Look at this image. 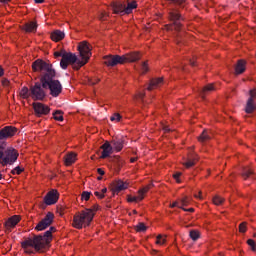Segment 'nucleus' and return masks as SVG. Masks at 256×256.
Instances as JSON below:
<instances>
[{"mask_svg":"<svg viewBox=\"0 0 256 256\" xmlns=\"http://www.w3.org/2000/svg\"><path fill=\"white\" fill-rule=\"evenodd\" d=\"M33 71H46L40 78L43 89H49L52 97H59L63 91V86L59 80H55V69L53 65L41 59L33 62Z\"/></svg>","mask_w":256,"mask_h":256,"instance_id":"f257e3e1","label":"nucleus"},{"mask_svg":"<svg viewBox=\"0 0 256 256\" xmlns=\"http://www.w3.org/2000/svg\"><path fill=\"white\" fill-rule=\"evenodd\" d=\"M78 51L82 60L77 58V55L72 52H65L64 56L60 60L61 69H67L69 65H72L73 69L79 71L81 67L87 65L89 59H91V47L88 43L83 41L78 45Z\"/></svg>","mask_w":256,"mask_h":256,"instance_id":"f03ea898","label":"nucleus"},{"mask_svg":"<svg viewBox=\"0 0 256 256\" xmlns=\"http://www.w3.org/2000/svg\"><path fill=\"white\" fill-rule=\"evenodd\" d=\"M103 59L107 67H116V65H124V63H135L141 59V55L139 52H131L122 56L110 54L104 56Z\"/></svg>","mask_w":256,"mask_h":256,"instance_id":"7ed1b4c3","label":"nucleus"},{"mask_svg":"<svg viewBox=\"0 0 256 256\" xmlns=\"http://www.w3.org/2000/svg\"><path fill=\"white\" fill-rule=\"evenodd\" d=\"M99 209V206L94 205L93 209L86 208L81 211V213L77 214L73 218V227L75 229H83V227H89L91 225V221H93V217H95V211Z\"/></svg>","mask_w":256,"mask_h":256,"instance_id":"20e7f679","label":"nucleus"},{"mask_svg":"<svg viewBox=\"0 0 256 256\" xmlns=\"http://www.w3.org/2000/svg\"><path fill=\"white\" fill-rule=\"evenodd\" d=\"M19 158V152L13 147H8L5 142L0 141V165L7 167V165H13Z\"/></svg>","mask_w":256,"mask_h":256,"instance_id":"39448f33","label":"nucleus"},{"mask_svg":"<svg viewBox=\"0 0 256 256\" xmlns=\"http://www.w3.org/2000/svg\"><path fill=\"white\" fill-rule=\"evenodd\" d=\"M57 231V229L53 226L49 228L46 232L40 235L33 236V247L35 251H44L49 247V243H51L53 239V232Z\"/></svg>","mask_w":256,"mask_h":256,"instance_id":"423d86ee","label":"nucleus"},{"mask_svg":"<svg viewBox=\"0 0 256 256\" xmlns=\"http://www.w3.org/2000/svg\"><path fill=\"white\" fill-rule=\"evenodd\" d=\"M169 19L172 21V24L170 26H167L168 31H176L179 33L181 31L183 25L181 24V21H183V17L181 16V13L177 9H172L169 12Z\"/></svg>","mask_w":256,"mask_h":256,"instance_id":"0eeeda50","label":"nucleus"},{"mask_svg":"<svg viewBox=\"0 0 256 256\" xmlns=\"http://www.w3.org/2000/svg\"><path fill=\"white\" fill-rule=\"evenodd\" d=\"M53 219H55V214L53 212H48L44 219H42L35 227V231H45L47 227L53 225Z\"/></svg>","mask_w":256,"mask_h":256,"instance_id":"6e6552de","label":"nucleus"},{"mask_svg":"<svg viewBox=\"0 0 256 256\" xmlns=\"http://www.w3.org/2000/svg\"><path fill=\"white\" fill-rule=\"evenodd\" d=\"M45 89L43 88V84L40 82H36L33 86V99L34 101H43L45 97H47V94L45 93Z\"/></svg>","mask_w":256,"mask_h":256,"instance_id":"1a4fd4ad","label":"nucleus"},{"mask_svg":"<svg viewBox=\"0 0 256 256\" xmlns=\"http://www.w3.org/2000/svg\"><path fill=\"white\" fill-rule=\"evenodd\" d=\"M33 110L36 117H43L45 115H49L51 113V108L49 106L41 103V102H34L33 103Z\"/></svg>","mask_w":256,"mask_h":256,"instance_id":"9d476101","label":"nucleus"},{"mask_svg":"<svg viewBox=\"0 0 256 256\" xmlns=\"http://www.w3.org/2000/svg\"><path fill=\"white\" fill-rule=\"evenodd\" d=\"M125 189H129V183L123 182L122 180H116L112 184L111 191L113 195H119V193L125 191Z\"/></svg>","mask_w":256,"mask_h":256,"instance_id":"9b49d317","label":"nucleus"},{"mask_svg":"<svg viewBox=\"0 0 256 256\" xmlns=\"http://www.w3.org/2000/svg\"><path fill=\"white\" fill-rule=\"evenodd\" d=\"M17 134V128L13 126H6L0 130V139H9Z\"/></svg>","mask_w":256,"mask_h":256,"instance_id":"f8f14e48","label":"nucleus"},{"mask_svg":"<svg viewBox=\"0 0 256 256\" xmlns=\"http://www.w3.org/2000/svg\"><path fill=\"white\" fill-rule=\"evenodd\" d=\"M57 201H59V193L57 192V190H51L44 197V203H46L47 205H55Z\"/></svg>","mask_w":256,"mask_h":256,"instance_id":"ddd939ff","label":"nucleus"},{"mask_svg":"<svg viewBox=\"0 0 256 256\" xmlns=\"http://www.w3.org/2000/svg\"><path fill=\"white\" fill-rule=\"evenodd\" d=\"M112 150L119 153V151L123 150V145H125V138L123 136L114 138L110 143Z\"/></svg>","mask_w":256,"mask_h":256,"instance_id":"4468645a","label":"nucleus"},{"mask_svg":"<svg viewBox=\"0 0 256 256\" xmlns=\"http://www.w3.org/2000/svg\"><path fill=\"white\" fill-rule=\"evenodd\" d=\"M100 149H102V154L100 156L101 159H107V157H110L113 153V146H111V143L108 141H106Z\"/></svg>","mask_w":256,"mask_h":256,"instance_id":"2eb2a0df","label":"nucleus"},{"mask_svg":"<svg viewBox=\"0 0 256 256\" xmlns=\"http://www.w3.org/2000/svg\"><path fill=\"white\" fill-rule=\"evenodd\" d=\"M22 249L24 253L27 255H31L33 253V239L27 238L22 242Z\"/></svg>","mask_w":256,"mask_h":256,"instance_id":"dca6fc26","label":"nucleus"},{"mask_svg":"<svg viewBox=\"0 0 256 256\" xmlns=\"http://www.w3.org/2000/svg\"><path fill=\"white\" fill-rule=\"evenodd\" d=\"M112 9H113L115 15H126L125 4H123L121 2H113Z\"/></svg>","mask_w":256,"mask_h":256,"instance_id":"f3484780","label":"nucleus"},{"mask_svg":"<svg viewBox=\"0 0 256 256\" xmlns=\"http://www.w3.org/2000/svg\"><path fill=\"white\" fill-rule=\"evenodd\" d=\"M246 68H247V61H245L243 59L238 60L236 67H235V74L241 75V74L245 73Z\"/></svg>","mask_w":256,"mask_h":256,"instance_id":"a211bd4d","label":"nucleus"},{"mask_svg":"<svg viewBox=\"0 0 256 256\" xmlns=\"http://www.w3.org/2000/svg\"><path fill=\"white\" fill-rule=\"evenodd\" d=\"M21 221V217L14 215L5 222L6 229H13Z\"/></svg>","mask_w":256,"mask_h":256,"instance_id":"6ab92c4d","label":"nucleus"},{"mask_svg":"<svg viewBox=\"0 0 256 256\" xmlns=\"http://www.w3.org/2000/svg\"><path fill=\"white\" fill-rule=\"evenodd\" d=\"M163 85V78H154L150 81L148 86V91H153V89H157V87H161Z\"/></svg>","mask_w":256,"mask_h":256,"instance_id":"aec40b11","label":"nucleus"},{"mask_svg":"<svg viewBox=\"0 0 256 256\" xmlns=\"http://www.w3.org/2000/svg\"><path fill=\"white\" fill-rule=\"evenodd\" d=\"M51 39L52 41H61L62 39H65V32L56 30L51 33Z\"/></svg>","mask_w":256,"mask_h":256,"instance_id":"412c9836","label":"nucleus"},{"mask_svg":"<svg viewBox=\"0 0 256 256\" xmlns=\"http://www.w3.org/2000/svg\"><path fill=\"white\" fill-rule=\"evenodd\" d=\"M133 9H137V2H128L127 6H124V13L126 15H130V13H133Z\"/></svg>","mask_w":256,"mask_h":256,"instance_id":"4be33fe9","label":"nucleus"},{"mask_svg":"<svg viewBox=\"0 0 256 256\" xmlns=\"http://www.w3.org/2000/svg\"><path fill=\"white\" fill-rule=\"evenodd\" d=\"M33 93V88H29L28 87H23L20 91V97L22 99H28L29 97H31V94Z\"/></svg>","mask_w":256,"mask_h":256,"instance_id":"5701e85b","label":"nucleus"},{"mask_svg":"<svg viewBox=\"0 0 256 256\" xmlns=\"http://www.w3.org/2000/svg\"><path fill=\"white\" fill-rule=\"evenodd\" d=\"M209 91H215V87L213 86V84H208V85H206V86L200 91V95H201L202 99H205V96L207 95V93H209Z\"/></svg>","mask_w":256,"mask_h":256,"instance_id":"b1692460","label":"nucleus"},{"mask_svg":"<svg viewBox=\"0 0 256 256\" xmlns=\"http://www.w3.org/2000/svg\"><path fill=\"white\" fill-rule=\"evenodd\" d=\"M210 139L211 136H209V132H207V130H204L198 137L199 143H207V141H210Z\"/></svg>","mask_w":256,"mask_h":256,"instance_id":"393cba45","label":"nucleus"},{"mask_svg":"<svg viewBox=\"0 0 256 256\" xmlns=\"http://www.w3.org/2000/svg\"><path fill=\"white\" fill-rule=\"evenodd\" d=\"M77 155L75 153H69L65 156V165H73L76 161Z\"/></svg>","mask_w":256,"mask_h":256,"instance_id":"a878e982","label":"nucleus"},{"mask_svg":"<svg viewBox=\"0 0 256 256\" xmlns=\"http://www.w3.org/2000/svg\"><path fill=\"white\" fill-rule=\"evenodd\" d=\"M175 7H180V9H185V5L187 4L186 0H168Z\"/></svg>","mask_w":256,"mask_h":256,"instance_id":"bb28decb","label":"nucleus"},{"mask_svg":"<svg viewBox=\"0 0 256 256\" xmlns=\"http://www.w3.org/2000/svg\"><path fill=\"white\" fill-rule=\"evenodd\" d=\"M256 109L255 104L253 103V98H249L246 104V113H252Z\"/></svg>","mask_w":256,"mask_h":256,"instance_id":"cd10ccee","label":"nucleus"},{"mask_svg":"<svg viewBox=\"0 0 256 256\" xmlns=\"http://www.w3.org/2000/svg\"><path fill=\"white\" fill-rule=\"evenodd\" d=\"M127 201H128V203H137L138 201H143V196H140L139 194H138V196L128 195Z\"/></svg>","mask_w":256,"mask_h":256,"instance_id":"c85d7f7f","label":"nucleus"},{"mask_svg":"<svg viewBox=\"0 0 256 256\" xmlns=\"http://www.w3.org/2000/svg\"><path fill=\"white\" fill-rule=\"evenodd\" d=\"M151 187H153V184H149L143 187L138 191V195H140L141 197H143V199H145V194L149 192V189H151Z\"/></svg>","mask_w":256,"mask_h":256,"instance_id":"c756f323","label":"nucleus"},{"mask_svg":"<svg viewBox=\"0 0 256 256\" xmlns=\"http://www.w3.org/2000/svg\"><path fill=\"white\" fill-rule=\"evenodd\" d=\"M251 175H253V171L251 170V168H243L242 170L243 179H249Z\"/></svg>","mask_w":256,"mask_h":256,"instance_id":"7c9ffc66","label":"nucleus"},{"mask_svg":"<svg viewBox=\"0 0 256 256\" xmlns=\"http://www.w3.org/2000/svg\"><path fill=\"white\" fill-rule=\"evenodd\" d=\"M201 236L199 234V231H196V230H191L190 231V239L192 241H197V239H199Z\"/></svg>","mask_w":256,"mask_h":256,"instance_id":"2f4dec72","label":"nucleus"},{"mask_svg":"<svg viewBox=\"0 0 256 256\" xmlns=\"http://www.w3.org/2000/svg\"><path fill=\"white\" fill-rule=\"evenodd\" d=\"M53 117H54L55 121H63V113L59 110H57L53 113Z\"/></svg>","mask_w":256,"mask_h":256,"instance_id":"473e14b6","label":"nucleus"},{"mask_svg":"<svg viewBox=\"0 0 256 256\" xmlns=\"http://www.w3.org/2000/svg\"><path fill=\"white\" fill-rule=\"evenodd\" d=\"M136 231H137L138 233L147 231V226H145V224H144L143 222H140V223H138L137 226H136Z\"/></svg>","mask_w":256,"mask_h":256,"instance_id":"72a5a7b5","label":"nucleus"},{"mask_svg":"<svg viewBox=\"0 0 256 256\" xmlns=\"http://www.w3.org/2000/svg\"><path fill=\"white\" fill-rule=\"evenodd\" d=\"M26 33H31L33 31V22L27 23L22 28Z\"/></svg>","mask_w":256,"mask_h":256,"instance_id":"f704fd0d","label":"nucleus"},{"mask_svg":"<svg viewBox=\"0 0 256 256\" xmlns=\"http://www.w3.org/2000/svg\"><path fill=\"white\" fill-rule=\"evenodd\" d=\"M24 169L20 166L15 167L13 170H11L12 175H21L23 173Z\"/></svg>","mask_w":256,"mask_h":256,"instance_id":"c9c22d12","label":"nucleus"},{"mask_svg":"<svg viewBox=\"0 0 256 256\" xmlns=\"http://www.w3.org/2000/svg\"><path fill=\"white\" fill-rule=\"evenodd\" d=\"M110 121H116V123H119V121H121V114H119V113H114V114L110 117Z\"/></svg>","mask_w":256,"mask_h":256,"instance_id":"e433bc0d","label":"nucleus"},{"mask_svg":"<svg viewBox=\"0 0 256 256\" xmlns=\"http://www.w3.org/2000/svg\"><path fill=\"white\" fill-rule=\"evenodd\" d=\"M66 52L67 51L65 49H60V50L54 52V57H56V58L57 57H62V59H63Z\"/></svg>","mask_w":256,"mask_h":256,"instance_id":"4c0bfd02","label":"nucleus"},{"mask_svg":"<svg viewBox=\"0 0 256 256\" xmlns=\"http://www.w3.org/2000/svg\"><path fill=\"white\" fill-rule=\"evenodd\" d=\"M165 241V238H163V236L161 235H158L156 237V245H164Z\"/></svg>","mask_w":256,"mask_h":256,"instance_id":"58836bf2","label":"nucleus"},{"mask_svg":"<svg viewBox=\"0 0 256 256\" xmlns=\"http://www.w3.org/2000/svg\"><path fill=\"white\" fill-rule=\"evenodd\" d=\"M247 244L249 245V247H251L252 251H256L255 240H253V239H248V240H247Z\"/></svg>","mask_w":256,"mask_h":256,"instance_id":"ea45409f","label":"nucleus"},{"mask_svg":"<svg viewBox=\"0 0 256 256\" xmlns=\"http://www.w3.org/2000/svg\"><path fill=\"white\" fill-rule=\"evenodd\" d=\"M185 168L189 169L195 165V160L188 159L187 162L184 163Z\"/></svg>","mask_w":256,"mask_h":256,"instance_id":"a19ab883","label":"nucleus"},{"mask_svg":"<svg viewBox=\"0 0 256 256\" xmlns=\"http://www.w3.org/2000/svg\"><path fill=\"white\" fill-rule=\"evenodd\" d=\"M213 203H214V205H221L223 203V198H221L219 196H215L213 198Z\"/></svg>","mask_w":256,"mask_h":256,"instance_id":"79ce46f5","label":"nucleus"},{"mask_svg":"<svg viewBox=\"0 0 256 256\" xmlns=\"http://www.w3.org/2000/svg\"><path fill=\"white\" fill-rule=\"evenodd\" d=\"M82 199L84 201H89V199H91V192L84 191L82 193Z\"/></svg>","mask_w":256,"mask_h":256,"instance_id":"37998d69","label":"nucleus"},{"mask_svg":"<svg viewBox=\"0 0 256 256\" xmlns=\"http://www.w3.org/2000/svg\"><path fill=\"white\" fill-rule=\"evenodd\" d=\"M239 231H240V233H246V231H247V223L242 222V223L239 225Z\"/></svg>","mask_w":256,"mask_h":256,"instance_id":"c03bdc74","label":"nucleus"},{"mask_svg":"<svg viewBox=\"0 0 256 256\" xmlns=\"http://www.w3.org/2000/svg\"><path fill=\"white\" fill-rule=\"evenodd\" d=\"M180 203H181L182 207H187V205H189V198L184 197V198L180 199Z\"/></svg>","mask_w":256,"mask_h":256,"instance_id":"a18cd8bd","label":"nucleus"},{"mask_svg":"<svg viewBox=\"0 0 256 256\" xmlns=\"http://www.w3.org/2000/svg\"><path fill=\"white\" fill-rule=\"evenodd\" d=\"M142 73H147L149 71V67L147 66V62H143L141 64Z\"/></svg>","mask_w":256,"mask_h":256,"instance_id":"49530a36","label":"nucleus"},{"mask_svg":"<svg viewBox=\"0 0 256 256\" xmlns=\"http://www.w3.org/2000/svg\"><path fill=\"white\" fill-rule=\"evenodd\" d=\"M179 177H181V172H176L173 174V178L177 181V183H181V180H179Z\"/></svg>","mask_w":256,"mask_h":256,"instance_id":"de8ad7c7","label":"nucleus"},{"mask_svg":"<svg viewBox=\"0 0 256 256\" xmlns=\"http://www.w3.org/2000/svg\"><path fill=\"white\" fill-rule=\"evenodd\" d=\"M99 81H101V79L94 78L92 80H89V85H97V83H99Z\"/></svg>","mask_w":256,"mask_h":256,"instance_id":"09e8293b","label":"nucleus"},{"mask_svg":"<svg viewBox=\"0 0 256 256\" xmlns=\"http://www.w3.org/2000/svg\"><path fill=\"white\" fill-rule=\"evenodd\" d=\"M255 97H256V89L250 90L249 99H252V101H253V99H255Z\"/></svg>","mask_w":256,"mask_h":256,"instance_id":"8fccbe9b","label":"nucleus"},{"mask_svg":"<svg viewBox=\"0 0 256 256\" xmlns=\"http://www.w3.org/2000/svg\"><path fill=\"white\" fill-rule=\"evenodd\" d=\"M2 85L3 87H9V80L7 78L2 79Z\"/></svg>","mask_w":256,"mask_h":256,"instance_id":"3c124183","label":"nucleus"},{"mask_svg":"<svg viewBox=\"0 0 256 256\" xmlns=\"http://www.w3.org/2000/svg\"><path fill=\"white\" fill-rule=\"evenodd\" d=\"M170 207L173 209L174 207H179V209H181V207H183V206H179V202H177V201H175V202H173L171 205H170Z\"/></svg>","mask_w":256,"mask_h":256,"instance_id":"603ef678","label":"nucleus"},{"mask_svg":"<svg viewBox=\"0 0 256 256\" xmlns=\"http://www.w3.org/2000/svg\"><path fill=\"white\" fill-rule=\"evenodd\" d=\"M94 195H95L96 197H98V199H103V198L105 197L104 194H100V193L97 192V191L94 193Z\"/></svg>","mask_w":256,"mask_h":256,"instance_id":"864d4df0","label":"nucleus"},{"mask_svg":"<svg viewBox=\"0 0 256 256\" xmlns=\"http://www.w3.org/2000/svg\"><path fill=\"white\" fill-rule=\"evenodd\" d=\"M180 209H182L183 211H188L189 213H193V211H195V209H193V208L187 209V208H184V207H180Z\"/></svg>","mask_w":256,"mask_h":256,"instance_id":"5fc2aeb1","label":"nucleus"},{"mask_svg":"<svg viewBox=\"0 0 256 256\" xmlns=\"http://www.w3.org/2000/svg\"><path fill=\"white\" fill-rule=\"evenodd\" d=\"M97 173H98L99 175H105V170H103V168H98V169H97Z\"/></svg>","mask_w":256,"mask_h":256,"instance_id":"6e6d98bb","label":"nucleus"},{"mask_svg":"<svg viewBox=\"0 0 256 256\" xmlns=\"http://www.w3.org/2000/svg\"><path fill=\"white\" fill-rule=\"evenodd\" d=\"M33 31H37V21L33 20Z\"/></svg>","mask_w":256,"mask_h":256,"instance_id":"4d7b16f0","label":"nucleus"},{"mask_svg":"<svg viewBox=\"0 0 256 256\" xmlns=\"http://www.w3.org/2000/svg\"><path fill=\"white\" fill-rule=\"evenodd\" d=\"M5 75V71L3 70V67L0 66V77H3Z\"/></svg>","mask_w":256,"mask_h":256,"instance_id":"13d9d810","label":"nucleus"},{"mask_svg":"<svg viewBox=\"0 0 256 256\" xmlns=\"http://www.w3.org/2000/svg\"><path fill=\"white\" fill-rule=\"evenodd\" d=\"M34 1H35V3H37V4L45 3V0H34Z\"/></svg>","mask_w":256,"mask_h":256,"instance_id":"bf43d9fd","label":"nucleus"},{"mask_svg":"<svg viewBox=\"0 0 256 256\" xmlns=\"http://www.w3.org/2000/svg\"><path fill=\"white\" fill-rule=\"evenodd\" d=\"M164 131H165L166 133H169V131H171V129H169L168 126H165V127H164Z\"/></svg>","mask_w":256,"mask_h":256,"instance_id":"052dcab7","label":"nucleus"},{"mask_svg":"<svg viewBox=\"0 0 256 256\" xmlns=\"http://www.w3.org/2000/svg\"><path fill=\"white\" fill-rule=\"evenodd\" d=\"M138 97H139V99H143V97H145V94H144V93H140V94L138 95Z\"/></svg>","mask_w":256,"mask_h":256,"instance_id":"680f3d73","label":"nucleus"},{"mask_svg":"<svg viewBox=\"0 0 256 256\" xmlns=\"http://www.w3.org/2000/svg\"><path fill=\"white\" fill-rule=\"evenodd\" d=\"M190 65H191L192 67H195V60H190Z\"/></svg>","mask_w":256,"mask_h":256,"instance_id":"e2e57ef3","label":"nucleus"},{"mask_svg":"<svg viewBox=\"0 0 256 256\" xmlns=\"http://www.w3.org/2000/svg\"><path fill=\"white\" fill-rule=\"evenodd\" d=\"M196 199H201V192L199 194H195Z\"/></svg>","mask_w":256,"mask_h":256,"instance_id":"0e129e2a","label":"nucleus"},{"mask_svg":"<svg viewBox=\"0 0 256 256\" xmlns=\"http://www.w3.org/2000/svg\"><path fill=\"white\" fill-rule=\"evenodd\" d=\"M101 192H102V195H105V193H107V188H103Z\"/></svg>","mask_w":256,"mask_h":256,"instance_id":"69168bd1","label":"nucleus"},{"mask_svg":"<svg viewBox=\"0 0 256 256\" xmlns=\"http://www.w3.org/2000/svg\"><path fill=\"white\" fill-rule=\"evenodd\" d=\"M135 161H137V158H131V159H130V162H131V163H135Z\"/></svg>","mask_w":256,"mask_h":256,"instance_id":"338daca9","label":"nucleus"},{"mask_svg":"<svg viewBox=\"0 0 256 256\" xmlns=\"http://www.w3.org/2000/svg\"><path fill=\"white\" fill-rule=\"evenodd\" d=\"M0 1H1V3L7 4V3H9V1H11V0H0Z\"/></svg>","mask_w":256,"mask_h":256,"instance_id":"774afa93","label":"nucleus"}]
</instances>
